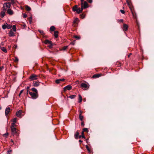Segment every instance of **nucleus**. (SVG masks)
Listing matches in <instances>:
<instances>
[{"mask_svg": "<svg viewBox=\"0 0 154 154\" xmlns=\"http://www.w3.org/2000/svg\"><path fill=\"white\" fill-rule=\"evenodd\" d=\"M68 46H64L62 48L63 50L64 51L66 50L68 48Z\"/></svg>", "mask_w": 154, "mask_h": 154, "instance_id": "ea45409f", "label": "nucleus"}, {"mask_svg": "<svg viewBox=\"0 0 154 154\" xmlns=\"http://www.w3.org/2000/svg\"><path fill=\"white\" fill-rule=\"evenodd\" d=\"M128 25L125 24H123V29L124 31H127L128 29Z\"/></svg>", "mask_w": 154, "mask_h": 154, "instance_id": "ddd939ff", "label": "nucleus"}, {"mask_svg": "<svg viewBox=\"0 0 154 154\" xmlns=\"http://www.w3.org/2000/svg\"><path fill=\"white\" fill-rule=\"evenodd\" d=\"M81 137H82L81 135H79V138H80Z\"/></svg>", "mask_w": 154, "mask_h": 154, "instance_id": "052dcab7", "label": "nucleus"}, {"mask_svg": "<svg viewBox=\"0 0 154 154\" xmlns=\"http://www.w3.org/2000/svg\"><path fill=\"white\" fill-rule=\"evenodd\" d=\"M11 131L12 134L14 135H15L16 136H18V135L19 133L16 128L11 129Z\"/></svg>", "mask_w": 154, "mask_h": 154, "instance_id": "423d86ee", "label": "nucleus"}, {"mask_svg": "<svg viewBox=\"0 0 154 154\" xmlns=\"http://www.w3.org/2000/svg\"><path fill=\"white\" fill-rule=\"evenodd\" d=\"M7 29H11V27H12V26L10 25H9L8 24H7Z\"/></svg>", "mask_w": 154, "mask_h": 154, "instance_id": "72a5a7b5", "label": "nucleus"}, {"mask_svg": "<svg viewBox=\"0 0 154 154\" xmlns=\"http://www.w3.org/2000/svg\"><path fill=\"white\" fill-rule=\"evenodd\" d=\"M82 131L84 132H88V129L87 128H85L83 129Z\"/></svg>", "mask_w": 154, "mask_h": 154, "instance_id": "7c9ffc66", "label": "nucleus"}, {"mask_svg": "<svg viewBox=\"0 0 154 154\" xmlns=\"http://www.w3.org/2000/svg\"><path fill=\"white\" fill-rule=\"evenodd\" d=\"M31 90L33 91L34 92V93H38V91L37 90L36 88H32Z\"/></svg>", "mask_w": 154, "mask_h": 154, "instance_id": "393cba45", "label": "nucleus"}, {"mask_svg": "<svg viewBox=\"0 0 154 154\" xmlns=\"http://www.w3.org/2000/svg\"><path fill=\"white\" fill-rule=\"evenodd\" d=\"M81 8L82 10L86 9L88 7V4L86 1H84L83 3H81Z\"/></svg>", "mask_w": 154, "mask_h": 154, "instance_id": "20e7f679", "label": "nucleus"}, {"mask_svg": "<svg viewBox=\"0 0 154 154\" xmlns=\"http://www.w3.org/2000/svg\"><path fill=\"white\" fill-rule=\"evenodd\" d=\"M74 37L76 38L77 39H79L80 38V36H77L76 35L74 36Z\"/></svg>", "mask_w": 154, "mask_h": 154, "instance_id": "a19ab883", "label": "nucleus"}, {"mask_svg": "<svg viewBox=\"0 0 154 154\" xmlns=\"http://www.w3.org/2000/svg\"><path fill=\"white\" fill-rule=\"evenodd\" d=\"M76 97V95H72L69 96V97L71 99H74Z\"/></svg>", "mask_w": 154, "mask_h": 154, "instance_id": "473e14b6", "label": "nucleus"}, {"mask_svg": "<svg viewBox=\"0 0 154 154\" xmlns=\"http://www.w3.org/2000/svg\"><path fill=\"white\" fill-rule=\"evenodd\" d=\"M82 137V138H85V135L84 136H81Z\"/></svg>", "mask_w": 154, "mask_h": 154, "instance_id": "69168bd1", "label": "nucleus"}, {"mask_svg": "<svg viewBox=\"0 0 154 154\" xmlns=\"http://www.w3.org/2000/svg\"><path fill=\"white\" fill-rule=\"evenodd\" d=\"M45 43L46 44H50L51 43V42L50 41H49V40H46L45 41Z\"/></svg>", "mask_w": 154, "mask_h": 154, "instance_id": "f704fd0d", "label": "nucleus"}, {"mask_svg": "<svg viewBox=\"0 0 154 154\" xmlns=\"http://www.w3.org/2000/svg\"><path fill=\"white\" fill-rule=\"evenodd\" d=\"M65 80V79H57L56 80L55 82L57 84H58L61 82H63Z\"/></svg>", "mask_w": 154, "mask_h": 154, "instance_id": "f8f14e48", "label": "nucleus"}, {"mask_svg": "<svg viewBox=\"0 0 154 154\" xmlns=\"http://www.w3.org/2000/svg\"><path fill=\"white\" fill-rule=\"evenodd\" d=\"M32 20L29 19V21L30 23H32Z\"/></svg>", "mask_w": 154, "mask_h": 154, "instance_id": "6e6d98bb", "label": "nucleus"}, {"mask_svg": "<svg viewBox=\"0 0 154 154\" xmlns=\"http://www.w3.org/2000/svg\"><path fill=\"white\" fill-rule=\"evenodd\" d=\"M22 113V111L21 110H19L16 112V116L18 117L21 118V116Z\"/></svg>", "mask_w": 154, "mask_h": 154, "instance_id": "4468645a", "label": "nucleus"}, {"mask_svg": "<svg viewBox=\"0 0 154 154\" xmlns=\"http://www.w3.org/2000/svg\"><path fill=\"white\" fill-rule=\"evenodd\" d=\"M126 2L129 8L130 9L131 11H132V4L131 0H126Z\"/></svg>", "mask_w": 154, "mask_h": 154, "instance_id": "0eeeda50", "label": "nucleus"}, {"mask_svg": "<svg viewBox=\"0 0 154 154\" xmlns=\"http://www.w3.org/2000/svg\"><path fill=\"white\" fill-rule=\"evenodd\" d=\"M85 15L84 14H82L81 15V17L82 18H84L85 17Z\"/></svg>", "mask_w": 154, "mask_h": 154, "instance_id": "8fccbe9b", "label": "nucleus"}, {"mask_svg": "<svg viewBox=\"0 0 154 154\" xmlns=\"http://www.w3.org/2000/svg\"><path fill=\"white\" fill-rule=\"evenodd\" d=\"M25 8L27 11H29L31 10V8L28 5L25 6Z\"/></svg>", "mask_w": 154, "mask_h": 154, "instance_id": "4be33fe9", "label": "nucleus"}, {"mask_svg": "<svg viewBox=\"0 0 154 154\" xmlns=\"http://www.w3.org/2000/svg\"><path fill=\"white\" fill-rule=\"evenodd\" d=\"M79 112H80L79 114H81V115H82V114L83 113V111H81V110H80Z\"/></svg>", "mask_w": 154, "mask_h": 154, "instance_id": "864d4df0", "label": "nucleus"}, {"mask_svg": "<svg viewBox=\"0 0 154 154\" xmlns=\"http://www.w3.org/2000/svg\"><path fill=\"white\" fill-rule=\"evenodd\" d=\"M33 86L35 87H38V86L39 85V82H33Z\"/></svg>", "mask_w": 154, "mask_h": 154, "instance_id": "a211bd4d", "label": "nucleus"}, {"mask_svg": "<svg viewBox=\"0 0 154 154\" xmlns=\"http://www.w3.org/2000/svg\"><path fill=\"white\" fill-rule=\"evenodd\" d=\"M81 125L82 126H84V122H82L81 123Z\"/></svg>", "mask_w": 154, "mask_h": 154, "instance_id": "09e8293b", "label": "nucleus"}, {"mask_svg": "<svg viewBox=\"0 0 154 154\" xmlns=\"http://www.w3.org/2000/svg\"><path fill=\"white\" fill-rule=\"evenodd\" d=\"M12 29L15 32L16 31V26L15 25H14L13 26Z\"/></svg>", "mask_w": 154, "mask_h": 154, "instance_id": "2f4dec72", "label": "nucleus"}, {"mask_svg": "<svg viewBox=\"0 0 154 154\" xmlns=\"http://www.w3.org/2000/svg\"><path fill=\"white\" fill-rule=\"evenodd\" d=\"M132 12V14H133V18H134V19H137V17L136 15V14H134V13Z\"/></svg>", "mask_w": 154, "mask_h": 154, "instance_id": "4c0bfd02", "label": "nucleus"}, {"mask_svg": "<svg viewBox=\"0 0 154 154\" xmlns=\"http://www.w3.org/2000/svg\"><path fill=\"white\" fill-rule=\"evenodd\" d=\"M88 1L89 3H91L92 2V0H86Z\"/></svg>", "mask_w": 154, "mask_h": 154, "instance_id": "603ef678", "label": "nucleus"}, {"mask_svg": "<svg viewBox=\"0 0 154 154\" xmlns=\"http://www.w3.org/2000/svg\"><path fill=\"white\" fill-rule=\"evenodd\" d=\"M72 88V86L70 85H68L64 88V90L65 91L67 90H70Z\"/></svg>", "mask_w": 154, "mask_h": 154, "instance_id": "6e6552de", "label": "nucleus"}, {"mask_svg": "<svg viewBox=\"0 0 154 154\" xmlns=\"http://www.w3.org/2000/svg\"><path fill=\"white\" fill-rule=\"evenodd\" d=\"M77 5H75L72 8V11H76L78 8Z\"/></svg>", "mask_w": 154, "mask_h": 154, "instance_id": "6ab92c4d", "label": "nucleus"}, {"mask_svg": "<svg viewBox=\"0 0 154 154\" xmlns=\"http://www.w3.org/2000/svg\"><path fill=\"white\" fill-rule=\"evenodd\" d=\"M82 10H82V9H81V8H77V10L76 11L77 12L78 14H79L81 12H82Z\"/></svg>", "mask_w": 154, "mask_h": 154, "instance_id": "aec40b11", "label": "nucleus"}, {"mask_svg": "<svg viewBox=\"0 0 154 154\" xmlns=\"http://www.w3.org/2000/svg\"><path fill=\"white\" fill-rule=\"evenodd\" d=\"M22 92H23V90H21V91H20V94H19V96H20V95L22 93Z\"/></svg>", "mask_w": 154, "mask_h": 154, "instance_id": "4d7b16f0", "label": "nucleus"}, {"mask_svg": "<svg viewBox=\"0 0 154 154\" xmlns=\"http://www.w3.org/2000/svg\"><path fill=\"white\" fill-rule=\"evenodd\" d=\"M55 29V28L54 26H52L50 28V30L51 31H54Z\"/></svg>", "mask_w": 154, "mask_h": 154, "instance_id": "a878e982", "label": "nucleus"}, {"mask_svg": "<svg viewBox=\"0 0 154 154\" xmlns=\"http://www.w3.org/2000/svg\"><path fill=\"white\" fill-rule=\"evenodd\" d=\"M83 118L84 117L83 116L81 115V114H79V119L81 121H83Z\"/></svg>", "mask_w": 154, "mask_h": 154, "instance_id": "cd10ccee", "label": "nucleus"}, {"mask_svg": "<svg viewBox=\"0 0 154 154\" xmlns=\"http://www.w3.org/2000/svg\"><path fill=\"white\" fill-rule=\"evenodd\" d=\"M84 132H83V131H82V135H81V136H84V135H84Z\"/></svg>", "mask_w": 154, "mask_h": 154, "instance_id": "5fc2aeb1", "label": "nucleus"}, {"mask_svg": "<svg viewBox=\"0 0 154 154\" xmlns=\"http://www.w3.org/2000/svg\"><path fill=\"white\" fill-rule=\"evenodd\" d=\"M119 21L120 22H123V20L122 19H121L120 20H119Z\"/></svg>", "mask_w": 154, "mask_h": 154, "instance_id": "13d9d810", "label": "nucleus"}, {"mask_svg": "<svg viewBox=\"0 0 154 154\" xmlns=\"http://www.w3.org/2000/svg\"><path fill=\"white\" fill-rule=\"evenodd\" d=\"M58 32L56 31H55L54 32V35L55 38H57L58 37Z\"/></svg>", "mask_w": 154, "mask_h": 154, "instance_id": "412c9836", "label": "nucleus"}, {"mask_svg": "<svg viewBox=\"0 0 154 154\" xmlns=\"http://www.w3.org/2000/svg\"><path fill=\"white\" fill-rule=\"evenodd\" d=\"M7 23H6L5 24H4V25H3L2 26V28L4 29H5L6 28H7Z\"/></svg>", "mask_w": 154, "mask_h": 154, "instance_id": "c85d7f7f", "label": "nucleus"}, {"mask_svg": "<svg viewBox=\"0 0 154 154\" xmlns=\"http://www.w3.org/2000/svg\"><path fill=\"white\" fill-rule=\"evenodd\" d=\"M38 75L33 74L29 76V79L30 81H32L35 80L37 79H38Z\"/></svg>", "mask_w": 154, "mask_h": 154, "instance_id": "7ed1b4c3", "label": "nucleus"}, {"mask_svg": "<svg viewBox=\"0 0 154 154\" xmlns=\"http://www.w3.org/2000/svg\"><path fill=\"white\" fill-rule=\"evenodd\" d=\"M131 55V53H130L128 55V57H130V56Z\"/></svg>", "mask_w": 154, "mask_h": 154, "instance_id": "680f3d73", "label": "nucleus"}, {"mask_svg": "<svg viewBox=\"0 0 154 154\" xmlns=\"http://www.w3.org/2000/svg\"><path fill=\"white\" fill-rule=\"evenodd\" d=\"M4 69V66H2L0 67V70L2 71Z\"/></svg>", "mask_w": 154, "mask_h": 154, "instance_id": "3c124183", "label": "nucleus"}, {"mask_svg": "<svg viewBox=\"0 0 154 154\" xmlns=\"http://www.w3.org/2000/svg\"><path fill=\"white\" fill-rule=\"evenodd\" d=\"M5 11L3 10V11H2L1 12L0 16L2 18H3L5 15Z\"/></svg>", "mask_w": 154, "mask_h": 154, "instance_id": "dca6fc26", "label": "nucleus"}, {"mask_svg": "<svg viewBox=\"0 0 154 154\" xmlns=\"http://www.w3.org/2000/svg\"><path fill=\"white\" fill-rule=\"evenodd\" d=\"M17 121V118H14L13 120V123H15Z\"/></svg>", "mask_w": 154, "mask_h": 154, "instance_id": "37998d69", "label": "nucleus"}, {"mask_svg": "<svg viewBox=\"0 0 154 154\" xmlns=\"http://www.w3.org/2000/svg\"><path fill=\"white\" fill-rule=\"evenodd\" d=\"M29 92H30V91H29L27 90V94H28V93L29 94Z\"/></svg>", "mask_w": 154, "mask_h": 154, "instance_id": "bf43d9fd", "label": "nucleus"}, {"mask_svg": "<svg viewBox=\"0 0 154 154\" xmlns=\"http://www.w3.org/2000/svg\"><path fill=\"white\" fill-rule=\"evenodd\" d=\"M79 142L81 143H82V141L81 140H79Z\"/></svg>", "mask_w": 154, "mask_h": 154, "instance_id": "338daca9", "label": "nucleus"}, {"mask_svg": "<svg viewBox=\"0 0 154 154\" xmlns=\"http://www.w3.org/2000/svg\"><path fill=\"white\" fill-rule=\"evenodd\" d=\"M122 14H124L125 13V12L124 10H120Z\"/></svg>", "mask_w": 154, "mask_h": 154, "instance_id": "49530a36", "label": "nucleus"}, {"mask_svg": "<svg viewBox=\"0 0 154 154\" xmlns=\"http://www.w3.org/2000/svg\"><path fill=\"white\" fill-rule=\"evenodd\" d=\"M79 102L81 103L82 101V99L81 96L80 94L79 95Z\"/></svg>", "mask_w": 154, "mask_h": 154, "instance_id": "b1692460", "label": "nucleus"}, {"mask_svg": "<svg viewBox=\"0 0 154 154\" xmlns=\"http://www.w3.org/2000/svg\"><path fill=\"white\" fill-rule=\"evenodd\" d=\"M9 36H12L14 35V33L12 31V30H11L10 31L9 33Z\"/></svg>", "mask_w": 154, "mask_h": 154, "instance_id": "f3484780", "label": "nucleus"}, {"mask_svg": "<svg viewBox=\"0 0 154 154\" xmlns=\"http://www.w3.org/2000/svg\"><path fill=\"white\" fill-rule=\"evenodd\" d=\"M50 45H49L48 46V47L50 48H52V46H53V45H52V44H51V43L50 44H49Z\"/></svg>", "mask_w": 154, "mask_h": 154, "instance_id": "a18cd8bd", "label": "nucleus"}, {"mask_svg": "<svg viewBox=\"0 0 154 154\" xmlns=\"http://www.w3.org/2000/svg\"><path fill=\"white\" fill-rule=\"evenodd\" d=\"M27 14L25 13H24L23 14V16L24 18H26L27 17Z\"/></svg>", "mask_w": 154, "mask_h": 154, "instance_id": "c03bdc74", "label": "nucleus"}, {"mask_svg": "<svg viewBox=\"0 0 154 154\" xmlns=\"http://www.w3.org/2000/svg\"><path fill=\"white\" fill-rule=\"evenodd\" d=\"M38 31L39 33H40L42 35H43L44 34V31L43 30H38Z\"/></svg>", "mask_w": 154, "mask_h": 154, "instance_id": "e433bc0d", "label": "nucleus"}, {"mask_svg": "<svg viewBox=\"0 0 154 154\" xmlns=\"http://www.w3.org/2000/svg\"><path fill=\"white\" fill-rule=\"evenodd\" d=\"M81 3H83L84 2V0H81Z\"/></svg>", "mask_w": 154, "mask_h": 154, "instance_id": "e2e57ef3", "label": "nucleus"}, {"mask_svg": "<svg viewBox=\"0 0 154 154\" xmlns=\"http://www.w3.org/2000/svg\"><path fill=\"white\" fill-rule=\"evenodd\" d=\"M18 61V59L17 57H15V59L14 60V61L16 63H17Z\"/></svg>", "mask_w": 154, "mask_h": 154, "instance_id": "58836bf2", "label": "nucleus"}, {"mask_svg": "<svg viewBox=\"0 0 154 154\" xmlns=\"http://www.w3.org/2000/svg\"><path fill=\"white\" fill-rule=\"evenodd\" d=\"M11 3L13 4L14 5L15 4V2L14 1V0H11Z\"/></svg>", "mask_w": 154, "mask_h": 154, "instance_id": "de8ad7c7", "label": "nucleus"}, {"mask_svg": "<svg viewBox=\"0 0 154 154\" xmlns=\"http://www.w3.org/2000/svg\"><path fill=\"white\" fill-rule=\"evenodd\" d=\"M11 3L10 2H6L3 5V10L4 11H7L9 9L11 8Z\"/></svg>", "mask_w": 154, "mask_h": 154, "instance_id": "f257e3e1", "label": "nucleus"}, {"mask_svg": "<svg viewBox=\"0 0 154 154\" xmlns=\"http://www.w3.org/2000/svg\"><path fill=\"white\" fill-rule=\"evenodd\" d=\"M8 132H6V133L4 134L3 135V137H4L5 138H7L8 135Z\"/></svg>", "mask_w": 154, "mask_h": 154, "instance_id": "c756f323", "label": "nucleus"}, {"mask_svg": "<svg viewBox=\"0 0 154 154\" xmlns=\"http://www.w3.org/2000/svg\"><path fill=\"white\" fill-rule=\"evenodd\" d=\"M10 111V108L9 107H7L5 110V113L6 116H7L9 114Z\"/></svg>", "mask_w": 154, "mask_h": 154, "instance_id": "1a4fd4ad", "label": "nucleus"}, {"mask_svg": "<svg viewBox=\"0 0 154 154\" xmlns=\"http://www.w3.org/2000/svg\"><path fill=\"white\" fill-rule=\"evenodd\" d=\"M79 132L78 131H77L75 133L74 136V138L76 139H78L79 138Z\"/></svg>", "mask_w": 154, "mask_h": 154, "instance_id": "9b49d317", "label": "nucleus"}, {"mask_svg": "<svg viewBox=\"0 0 154 154\" xmlns=\"http://www.w3.org/2000/svg\"><path fill=\"white\" fill-rule=\"evenodd\" d=\"M81 87L82 88H84L85 90H86L89 88V86L87 84L82 83L81 84Z\"/></svg>", "mask_w": 154, "mask_h": 154, "instance_id": "39448f33", "label": "nucleus"}, {"mask_svg": "<svg viewBox=\"0 0 154 154\" xmlns=\"http://www.w3.org/2000/svg\"><path fill=\"white\" fill-rule=\"evenodd\" d=\"M6 11L7 13L10 15H12L14 13V11L11 9V8L9 9Z\"/></svg>", "mask_w": 154, "mask_h": 154, "instance_id": "9d476101", "label": "nucleus"}, {"mask_svg": "<svg viewBox=\"0 0 154 154\" xmlns=\"http://www.w3.org/2000/svg\"><path fill=\"white\" fill-rule=\"evenodd\" d=\"M0 48L2 50V51H4L5 53H7V49L4 47H1V48Z\"/></svg>", "mask_w": 154, "mask_h": 154, "instance_id": "5701e85b", "label": "nucleus"}, {"mask_svg": "<svg viewBox=\"0 0 154 154\" xmlns=\"http://www.w3.org/2000/svg\"><path fill=\"white\" fill-rule=\"evenodd\" d=\"M86 149L88 150V152H91V150H90V149H89V148L88 146V145H86Z\"/></svg>", "mask_w": 154, "mask_h": 154, "instance_id": "c9c22d12", "label": "nucleus"}, {"mask_svg": "<svg viewBox=\"0 0 154 154\" xmlns=\"http://www.w3.org/2000/svg\"><path fill=\"white\" fill-rule=\"evenodd\" d=\"M29 19L32 20V17H29Z\"/></svg>", "mask_w": 154, "mask_h": 154, "instance_id": "774afa93", "label": "nucleus"}, {"mask_svg": "<svg viewBox=\"0 0 154 154\" xmlns=\"http://www.w3.org/2000/svg\"><path fill=\"white\" fill-rule=\"evenodd\" d=\"M15 126H16V125L15 124V123H12L11 124V129L15 128Z\"/></svg>", "mask_w": 154, "mask_h": 154, "instance_id": "bb28decb", "label": "nucleus"}, {"mask_svg": "<svg viewBox=\"0 0 154 154\" xmlns=\"http://www.w3.org/2000/svg\"><path fill=\"white\" fill-rule=\"evenodd\" d=\"M29 94L31 96L32 98L33 99H37L38 97V93H36L34 92H29Z\"/></svg>", "mask_w": 154, "mask_h": 154, "instance_id": "f03ea898", "label": "nucleus"}, {"mask_svg": "<svg viewBox=\"0 0 154 154\" xmlns=\"http://www.w3.org/2000/svg\"><path fill=\"white\" fill-rule=\"evenodd\" d=\"M102 75L101 74H98L94 75L93 76V78H97Z\"/></svg>", "mask_w": 154, "mask_h": 154, "instance_id": "2eb2a0df", "label": "nucleus"}, {"mask_svg": "<svg viewBox=\"0 0 154 154\" xmlns=\"http://www.w3.org/2000/svg\"><path fill=\"white\" fill-rule=\"evenodd\" d=\"M12 150L9 149L7 151V153L8 154H11V153L12 152Z\"/></svg>", "mask_w": 154, "mask_h": 154, "instance_id": "79ce46f5", "label": "nucleus"}, {"mask_svg": "<svg viewBox=\"0 0 154 154\" xmlns=\"http://www.w3.org/2000/svg\"><path fill=\"white\" fill-rule=\"evenodd\" d=\"M78 18H76L75 20L74 21V23H75V20H78Z\"/></svg>", "mask_w": 154, "mask_h": 154, "instance_id": "0e129e2a", "label": "nucleus"}]
</instances>
